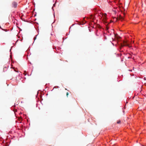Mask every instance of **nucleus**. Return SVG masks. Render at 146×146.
<instances>
[{"label": "nucleus", "mask_w": 146, "mask_h": 146, "mask_svg": "<svg viewBox=\"0 0 146 146\" xmlns=\"http://www.w3.org/2000/svg\"><path fill=\"white\" fill-rule=\"evenodd\" d=\"M90 18L92 19H94V17L92 15H91V17Z\"/></svg>", "instance_id": "nucleus-4"}, {"label": "nucleus", "mask_w": 146, "mask_h": 146, "mask_svg": "<svg viewBox=\"0 0 146 146\" xmlns=\"http://www.w3.org/2000/svg\"><path fill=\"white\" fill-rule=\"evenodd\" d=\"M36 39V37H34V40L35 41V40Z\"/></svg>", "instance_id": "nucleus-8"}, {"label": "nucleus", "mask_w": 146, "mask_h": 146, "mask_svg": "<svg viewBox=\"0 0 146 146\" xmlns=\"http://www.w3.org/2000/svg\"><path fill=\"white\" fill-rule=\"evenodd\" d=\"M121 122V121L120 120H118L117 121V123L118 124L120 123Z\"/></svg>", "instance_id": "nucleus-5"}, {"label": "nucleus", "mask_w": 146, "mask_h": 146, "mask_svg": "<svg viewBox=\"0 0 146 146\" xmlns=\"http://www.w3.org/2000/svg\"><path fill=\"white\" fill-rule=\"evenodd\" d=\"M68 94H69L68 93V92H67L66 94V96H67V97H68Z\"/></svg>", "instance_id": "nucleus-7"}, {"label": "nucleus", "mask_w": 146, "mask_h": 146, "mask_svg": "<svg viewBox=\"0 0 146 146\" xmlns=\"http://www.w3.org/2000/svg\"><path fill=\"white\" fill-rule=\"evenodd\" d=\"M142 145V146H145L144 145Z\"/></svg>", "instance_id": "nucleus-9"}, {"label": "nucleus", "mask_w": 146, "mask_h": 146, "mask_svg": "<svg viewBox=\"0 0 146 146\" xmlns=\"http://www.w3.org/2000/svg\"><path fill=\"white\" fill-rule=\"evenodd\" d=\"M17 2L15 1H13L11 3V7L15 8H16L17 6Z\"/></svg>", "instance_id": "nucleus-1"}, {"label": "nucleus", "mask_w": 146, "mask_h": 146, "mask_svg": "<svg viewBox=\"0 0 146 146\" xmlns=\"http://www.w3.org/2000/svg\"><path fill=\"white\" fill-rule=\"evenodd\" d=\"M23 74L25 75L26 76L27 75V73L26 71H24V73H23Z\"/></svg>", "instance_id": "nucleus-6"}, {"label": "nucleus", "mask_w": 146, "mask_h": 146, "mask_svg": "<svg viewBox=\"0 0 146 146\" xmlns=\"http://www.w3.org/2000/svg\"><path fill=\"white\" fill-rule=\"evenodd\" d=\"M107 15L106 13H104V14H102V17H103V21L104 22V23H106V16Z\"/></svg>", "instance_id": "nucleus-2"}, {"label": "nucleus", "mask_w": 146, "mask_h": 146, "mask_svg": "<svg viewBox=\"0 0 146 146\" xmlns=\"http://www.w3.org/2000/svg\"><path fill=\"white\" fill-rule=\"evenodd\" d=\"M123 46H128L130 47L126 41H124L123 44L121 45V46L120 48V49H121V48Z\"/></svg>", "instance_id": "nucleus-3"}]
</instances>
